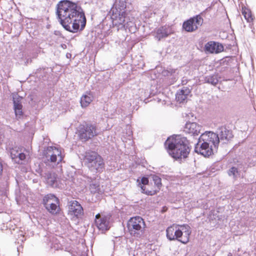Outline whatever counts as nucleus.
<instances>
[{"label": "nucleus", "mask_w": 256, "mask_h": 256, "mask_svg": "<svg viewBox=\"0 0 256 256\" xmlns=\"http://www.w3.org/2000/svg\"><path fill=\"white\" fill-rule=\"evenodd\" d=\"M228 175L236 180L240 176V171L235 166H232L228 171Z\"/></svg>", "instance_id": "cd10ccee"}, {"label": "nucleus", "mask_w": 256, "mask_h": 256, "mask_svg": "<svg viewBox=\"0 0 256 256\" xmlns=\"http://www.w3.org/2000/svg\"><path fill=\"white\" fill-rule=\"evenodd\" d=\"M59 202L58 198L54 194H49L46 195L42 200L44 206H49L50 204Z\"/></svg>", "instance_id": "5701e85b"}, {"label": "nucleus", "mask_w": 256, "mask_h": 256, "mask_svg": "<svg viewBox=\"0 0 256 256\" xmlns=\"http://www.w3.org/2000/svg\"><path fill=\"white\" fill-rule=\"evenodd\" d=\"M48 246L50 248L54 250H58L62 248V244L60 243V240H58L56 238L52 236L50 240V242L48 244Z\"/></svg>", "instance_id": "bb28decb"}, {"label": "nucleus", "mask_w": 256, "mask_h": 256, "mask_svg": "<svg viewBox=\"0 0 256 256\" xmlns=\"http://www.w3.org/2000/svg\"><path fill=\"white\" fill-rule=\"evenodd\" d=\"M202 23L203 18L200 15H196L184 22L182 28L187 32H193L202 26Z\"/></svg>", "instance_id": "6e6552de"}, {"label": "nucleus", "mask_w": 256, "mask_h": 256, "mask_svg": "<svg viewBox=\"0 0 256 256\" xmlns=\"http://www.w3.org/2000/svg\"><path fill=\"white\" fill-rule=\"evenodd\" d=\"M100 162H96V160L93 161L92 163V167H89L88 168L93 172H100L102 171L104 168V162L103 159L100 156Z\"/></svg>", "instance_id": "b1692460"}, {"label": "nucleus", "mask_w": 256, "mask_h": 256, "mask_svg": "<svg viewBox=\"0 0 256 256\" xmlns=\"http://www.w3.org/2000/svg\"><path fill=\"white\" fill-rule=\"evenodd\" d=\"M44 177L49 186L53 188L59 187L57 176L54 173L48 172L44 173Z\"/></svg>", "instance_id": "a211bd4d"}, {"label": "nucleus", "mask_w": 256, "mask_h": 256, "mask_svg": "<svg viewBox=\"0 0 256 256\" xmlns=\"http://www.w3.org/2000/svg\"><path fill=\"white\" fill-rule=\"evenodd\" d=\"M46 209L52 214L56 215L58 214L60 211V208L59 206V202L50 204L49 206H44Z\"/></svg>", "instance_id": "393cba45"}, {"label": "nucleus", "mask_w": 256, "mask_h": 256, "mask_svg": "<svg viewBox=\"0 0 256 256\" xmlns=\"http://www.w3.org/2000/svg\"><path fill=\"white\" fill-rule=\"evenodd\" d=\"M117 3H118V0H116V4H115V5H116V6H118Z\"/></svg>", "instance_id": "ea45409f"}, {"label": "nucleus", "mask_w": 256, "mask_h": 256, "mask_svg": "<svg viewBox=\"0 0 256 256\" xmlns=\"http://www.w3.org/2000/svg\"><path fill=\"white\" fill-rule=\"evenodd\" d=\"M98 134L96 127L92 124L84 125L79 132L80 139L86 141Z\"/></svg>", "instance_id": "1a4fd4ad"}, {"label": "nucleus", "mask_w": 256, "mask_h": 256, "mask_svg": "<svg viewBox=\"0 0 256 256\" xmlns=\"http://www.w3.org/2000/svg\"><path fill=\"white\" fill-rule=\"evenodd\" d=\"M198 139L199 142H204L212 146L214 150H217L220 143L218 134L210 131H206L202 134Z\"/></svg>", "instance_id": "0eeeda50"}, {"label": "nucleus", "mask_w": 256, "mask_h": 256, "mask_svg": "<svg viewBox=\"0 0 256 256\" xmlns=\"http://www.w3.org/2000/svg\"><path fill=\"white\" fill-rule=\"evenodd\" d=\"M118 6H120L119 8L120 12L124 11V10L126 8V4L124 0H120V4Z\"/></svg>", "instance_id": "e433bc0d"}, {"label": "nucleus", "mask_w": 256, "mask_h": 256, "mask_svg": "<svg viewBox=\"0 0 256 256\" xmlns=\"http://www.w3.org/2000/svg\"><path fill=\"white\" fill-rule=\"evenodd\" d=\"M232 136H233L231 131L226 129V128H221L219 136L220 142L223 141L222 143L225 144L230 140Z\"/></svg>", "instance_id": "4be33fe9"}, {"label": "nucleus", "mask_w": 256, "mask_h": 256, "mask_svg": "<svg viewBox=\"0 0 256 256\" xmlns=\"http://www.w3.org/2000/svg\"><path fill=\"white\" fill-rule=\"evenodd\" d=\"M2 164L0 163V176L2 174Z\"/></svg>", "instance_id": "58836bf2"}, {"label": "nucleus", "mask_w": 256, "mask_h": 256, "mask_svg": "<svg viewBox=\"0 0 256 256\" xmlns=\"http://www.w3.org/2000/svg\"><path fill=\"white\" fill-rule=\"evenodd\" d=\"M112 15V20L113 25L116 26L118 29H127L132 27L133 23L130 21H128V18L126 17L125 11L120 12L116 8V12L113 10Z\"/></svg>", "instance_id": "423d86ee"}, {"label": "nucleus", "mask_w": 256, "mask_h": 256, "mask_svg": "<svg viewBox=\"0 0 256 256\" xmlns=\"http://www.w3.org/2000/svg\"><path fill=\"white\" fill-rule=\"evenodd\" d=\"M3 140V136L1 132H0V145L2 144V142Z\"/></svg>", "instance_id": "4c0bfd02"}, {"label": "nucleus", "mask_w": 256, "mask_h": 256, "mask_svg": "<svg viewBox=\"0 0 256 256\" xmlns=\"http://www.w3.org/2000/svg\"><path fill=\"white\" fill-rule=\"evenodd\" d=\"M242 14L248 22H252L253 18L250 11L248 9L242 10Z\"/></svg>", "instance_id": "72a5a7b5"}, {"label": "nucleus", "mask_w": 256, "mask_h": 256, "mask_svg": "<svg viewBox=\"0 0 256 256\" xmlns=\"http://www.w3.org/2000/svg\"><path fill=\"white\" fill-rule=\"evenodd\" d=\"M22 98V97L17 94L13 96L14 109L17 119L21 118L23 115L22 105L21 102Z\"/></svg>", "instance_id": "ddd939ff"}, {"label": "nucleus", "mask_w": 256, "mask_h": 256, "mask_svg": "<svg viewBox=\"0 0 256 256\" xmlns=\"http://www.w3.org/2000/svg\"><path fill=\"white\" fill-rule=\"evenodd\" d=\"M44 158L46 164H56L61 162L64 156L61 150L56 146H48L44 150Z\"/></svg>", "instance_id": "39448f33"}, {"label": "nucleus", "mask_w": 256, "mask_h": 256, "mask_svg": "<svg viewBox=\"0 0 256 256\" xmlns=\"http://www.w3.org/2000/svg\"><path fill=\"white\" fill-rule=\"evenodd\" d=\"M127 228L131 236L140 238L144 234L146 224L142 218L136 216L131 218L128 220Z\"/></svg>", "instance_id": "20e7f679"}, {"label": "nucleus", "mask_w": 256, "mask_h": 256, "mask_svg": "<svg viewBox=\"0 0 256 256\" xmlns=\"http://www.w3.org/2000/svg\"><path fill=\"white\" fill-rule=\"evenodd\" d=\"M93 96L90 94H84L80 98V104L82 108L88 106L92 101Z\"/></svg>", "instance_id": "a878e982"}, {"label": "nucleus", "mask_w": 256, "mask_h": 256, "mask_svg": "<svg viewBox=\"0 0 256 256\" xmlns=\"http://www.w3.org/2000/svg\"><path fill=\"white\" fill-rule=\"evenodd\" d=\"M204 81L212 85H216L218 82V74H212L205 77Z\"/></svg>", "instance_id": "c85d7f7f"}, {"label": "nucleus", "mask_w": 256, "mask_h": 256, "mask_svg": "<svg viewBox=\"0 0 256 256\" xmlns=\"http://www.w3.org/2000/svg\"><path fill=\"white\" fill-rule=\"evenodd\" d=\"M124 130L126 131V134H124H124L122 135L123 138H122L123 142H124V139L131 140L132 138V132L130 126H126Z\"/></svg>", "instance_id": "7c9ffc66"}, {"label": "nucleus", "mask_w": 256, "mask_h": 256, "mask_svg": "<svg viewBox=\"0 0 256 256\" xmlns=\"http://www.w3.org/2000/svg\"><path fill=\"white\" fill-rule=\"evenodd\" d=\"M26 158V154L22 152L20 150V152L16 155V158H14L13 161L18 164H22V161L24 160Z\"/></svg>", "instance_id": "473e14b6"}, {"label": "nucleus", "mask_w": 256, "mask_h": 256, "mask_svg": "<svg viewBox=\"0 0 256 256\" xmlns=\"http://www.w3.org/2000/svg\"><path fill=\"white\" fill-rule=\"evenodd\" d=\"M228 256H231V254H230H230H228Z\"/></svg>", "instance_id": "a19ab883"}, {"label": "nucleus", "mask_w": 256, "mask_h": 256, "mask_svg": "<svg viewBox=\"0 0 256 256\" xmlns=\"http://www.w3.org/2000/svg\"><path fill=\"white\" fill-rule=\"evenodd\" d=\"M90 188L91 192L93 193L98 192L99 190L98 186L97 184H90Z\"/></svg>", "instance_id": "c9c22d12"}, {"label": "nucleus", "mask_w": 256, "mask_h": 256, "mask_svg": "<svg viewBox=\"0 0 256 256\" xmlns=\"http://www.w3.org/2000/svg\"><path fill=\"white\" fill-rule=\"evenodd\" d=\"M216 151V150H214L212 146L208 145V144L204 142H199V140L195 146V152L204 157H208Z\"/></svg>", "instance_id": "9b49d317"}, {"label": "nucleus", "mask_w": 256, "mask_h": 256, "mask_svg": "<svg viewBox=\"0 0 256 256\" xmlns=\"http://www.w3.org/2000/svg\"><path fill=\"white\" fill-rule=\"evenodd\" d=\"M165 146L168 152L176 160H182L186 158L189 154L191 146L186 138L180 135L168 138Z\"/></svg>", "instance_id": "f03ea898"}, {"label": "nucleus", "mask_w": 256, "mask_h": 256, "mask_svg": "<svg viewBox=\"0 0 256 256\" xmlns=\"http://www.w3.org/2000/svg\"><path fill=\"white\" fill-rule=\"evenodd\" d=\"M204 50L207 52L218 54L224 50V46L221 44L210 41L205 44Z\"/></svg>", "instance_id": "2eb2a0df"}, {"label": "nucleus", "mask_w": 256, "mask_h": 256, "mask_svg": "<svg viewBox=\"0 0 256 256\" xmlns=\"http://www.w3.org/2000/svg\"><path fill=\"white\" fill-rule=\"evenodd\" d=\"M96 159V162H100V156L94 152H86L84 162L85 164L88 167H92V163Z\"/></svg>", "instance_id": "dca6fc26"}, {"label": "nucleus", "mask_w": 256, "mask_h": 256, "mask_svg": "<svg viewBox=\"0 0 256 256\" xmlns=\"http://www.w3.org/2000/svg\"><path fill=\"white\" fill-rule=\"evenodd\" d=\"M71 182L72 183L71 184L72 186L74 185L76 186H80L84 183V182L80 176L76 174H75L74 176L72 177Z\"/></svg>", "instance_id": "c756f323"}, {"label": "nucleus", "mask_w": 256, "mask_h": 256, "mask_svg": "<svg viewBox=\"0 0 256 256\" xmlns=\"http://www.w3.org/2000/svg\"><path fill=\"white\" fill-rule=\"evenodd\" d=\"M152 178L154 185L157 188V190H156L157 192L160 190V188L162 186L161 178L156 175H153Z\"/></svg>", "instance_id": "2f4dec72"}, {"label": "nucleus", "mask_w": 256, "mask_h": 256, "mask_svg": "<svg viewBox=\"0 0 256 256\" xmlns=\"http://www.w3.org/2000/svg\"><path fill=\"white\" fill-rule=\"evenodd\" d=\"M110 216H106L100 214H98L96 216V225L100 230L103 232L110 229Z\"/></svg>", "instance_id": "9d476101"}, {"label": "nucleus", "mask_w": 256, "mask_h": 256, "mask_svg": "<svg viewBox=\"0 0 256 256\" xmlns=\"http://www.w3.org/2000/svg\"><path fill=\"white\" fill-rule=\"evenodd\" d=\"M172 33V29L168 26H164L159 28L156 31L155 38L160 41L168 37Z\"/></svg>", "instance_id": "f3484780"}, {"label": "nucleus", "mask_w": 256, "mask_h": 256, "mask_svg": "<svg viewBox=\"0 0 256 256\" xmlns=\"http://www.w3.org/2000/svg\"><path fill=\"white\" fill-rule=\"evenodd\" d=\"M138 186L140 187L142 190V192L144 194H146L148 196H153L156 194V190H146V187L144 185L148 184V178L143 176L140 181L139 180H138Z\"/></svg>", "instance_id": "412c9836"}, {"label": "nucleus", "mask_w": 256, "mask_h": 256, "mask_svg": "<svg viewBox=\"0 0 256 256\" xmlns=\"http://www.w3.org/2000/svg\"><path fill=\"white\" fill-rule=\"evenodd\" d=\"M190 93V90L186 87L182 88L177 92L176 94V99L179 103H184L188 95Z\"/></svg>", "instance_id": "6ab92c4d"}, {"label": "nucleus", "mask_w": 256, "mask_h": 256, "mask_svg": "<svg viewBox=\"0 0 256 256\" xmlns=\"http://www.w3.org/2000/svg\"><path fill=\"white\" fill-rule=\"evenodd\" d=\"M58 21L64 28L71 32L82 31L86 18L82 8L68 0H62L57 4L56 12Z\"/></svg>", "instance_id": "f257e3e1"}, {"label": "nucleus", "mask_w": 256, "mask_h": 256, "mask_svg": "<svg viewBox=\"0 0 256 256\" xmlns=\"http://www.w3.org/2000/svg\"><path fill=\"white\" fill-rule=\"evenodd\" d=\"M202 126L196 122H187L184 128V132L193 136H198L201 131Z\"/></svg>", "instance_id": "4468645a"}, {"label": "nucleus", "mask_w": 256, "mask_h": 256, "mask_svg": "<svg viewBox=\"0 0 256 256\" xmlns=\"http://www.w3.org/2000/svg\"><path fill=\"white\" fill-rule=\"evenodd\" d=\"M166 237L170 240H176L183 244L189 241L191 234L190 228L188 224H173L166 230Z\"/></svg>", "instance_id": "7ed1b4c3"}, {"label": "nucleus", "mask_w": 256, "mask_h": 256, "mask_svg": "<svg viewBox=\"0 0 256 256\" xmlns=\"http://www.w3.org/2000/svg\"><path fill=\"white\" fill-rule=\"evenodd\" d=\"M68 214L72 216L79 218L84 214L83 208L78 201L71 200L68 204Z\"/></svg>", "instance_id": "f8f14e48"}, {"label": "nucleus", "mask_w": 256, "mask_h": 256, "mask_svg": "<svg viewBox=\"0 0 256 256\" xmlns=\"http://www.w3.org/2000/svg\"><path fill=\"white\" fill-rule=\"evenodd\" d=\"M162 75L164 77H168L170 78L168 84H172L176 82L177 76L176 74V70L172 68H168L162 70Z\"/></svg>", "instance_id": "aec40b11"}, {"label": "nucleus", "mask_w": 256, "mask_h": 256, "mask_svg": "<svg viewBox=\"0 0 256 256\" xmlns=\"http://www.w3.org/2000/svg\"><path fill=\"white\" fill-rule=\"evenodd\" d=\"M20 148L18 147H14L10 150V156L12 160L16 158V155L20 152Z\"/></svg>", "instance_id": "f704fd0d"}]
</instances>
